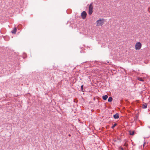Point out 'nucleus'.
Instances as JSON below:
<instances>
[{"label": "nucleus", "mask_w": 150, "mask_h": 150, "mask_svg": "<svg viewBox=\"0 0 150 150\" xmlns=\"http://www.w3.org/2000/svg\"><path fill=\"white\" fill-rule=\"evenodd\" d=\"M113 117L115 119L118 118L119 117L118 114L117 113L116 114H115L114 115H113Z\"/></svg>", "instance_id": "obj_5"}, {"label": "nucleus", "mask_w": 150, "mask_h": 150, "mask_svg": "<svg viewBox=\"0 0 150 150\" xmlns=\"http://www.w3.org/2000/svg\"><path fill=\"white\" fill-rule=\"evenodd\" d=\"M112 100V97H109L108 98V101L109 102H111Z\"/></svg>", "instance_id": "obj_10"}, {"label": "nucleus", "mask_w": 150, "mask_h": 150, "mask_svg": "<svg viewBox=\"0 0 150 150\" xmlns=\"http://www.w3.org/2000/svg\"><path fill=\"white\" fill-rule=\"evenodd\" d=\"M129 134L131 135H133L134 134V131H130Z\"/></svg>", "instance_id": "obj_9"}, {"label": "nucleus", "mask_w": 150, "mask_h": 150, "mask_svg": "<svg viewBox=\"0 0 150 150\" xmlns=\"http://www.w3.org/2000/svg\"><path fill=\"white\" fill-rule=\"evenodd\" d=\"M148 11H149V12L150 13V7H149Z\"/></svg>", "instance_id": "obj_15"}, {"label": "nucleus", "mask_w": 150, "mask_h": 150, "mask_svg": "<svg viewBox=\"0 0 150 150\" xmlns=\"http://www.w3.org/2000/svg\"><path fill=\"white\" fill-rule=\"evenodd\" d=\"M102 98H103V99L104 100H105L108 98V96L107 95H105V96H103L102 97Z\"/></svg>", "instance_id": "obj_7"}, {"label": "nucleus", "mask_w": 150, "mask_h": 150, "mask_svg": "<svg viewBox=\"0 0 150 150\" xmlns=\"http://www.w3.org/2000/svg\"><path fill=\"white\" fill-rule=\"evenodd\" d=\"M124 146H125L126 147H127L128 146V144L127 143L125 142V144H124Z\"/></svg>", "instance_id": "obj_12"}, {"label": "nucleus", "mask_w": 150, "mask_h": 150, "mask_svg": "<svg viewBox=\"0 0 150 150\" xmlns=\"http://www.w3.org/2000/svg\"><path fill=\"white\" fill-rule=\"evenodd\" d=\"M137 79L139 81H144L143 79V78H140V77L138 78H137Z\"/></svg>", "instance_id": "obj_11"}, {"label": "nucleus", "mask_w": 150, "mask_h": 150, "mask_svg": "<svg viewBox=\"0 0 150 150\" xmlns=\"http://www.w3.org/2000/svg\"><path fill=\"white\" fill-rule=\"evenodd\" d=\"M147 105L146 104H144L142 105V107L143 108L145 109L146 108H147Z\"/></svg>", "instance_id": "obj_8"}, {"label": "nucleus", "mask_w": 150, "mask_h": 150, "mask_svg": "<svg viewBox=\"0 0 150 150\" xmlns=\"http://www.w3.org/2000/svg\"><path fill=\"white\" fill-rule=\"evenodd\" d=\"M93 6L92 4H91L89 6L88 14L91 15L93 12Z\"/></svg>", "instance_id": "obj_3"}, {"label": "nucleus", "mask_w": 150, "mask_h": 150, "mask_svg": "<svg viewBox=\"0 0 150 150\" xmlns=\"http://www.w3.org/2000/svg\"><path fill=\"white\" fill-rule=\"evenodd\" d=\"M120 148L122 150H124V149L121 147H120Z\"/></svg>", "instance_id": "obj_16"}, {"label": "nucleus", "mask_w": 150, "mask_h": 150, "mask_svg": "<svg viewBox=\"0 0 150 150\" xmlns=\"http://www.w3.org/2000/svg\"><path fill=\"white\" fill-rule=\"evenodd\" d=\"M17 28L16 27L14 28L13 30L11 31V32L13 34H15L16 32Z\"/></svg>", "instance_id": "obj_6"}, {"label": "nucleus", "mask_w": 150, "mask_h": 150, "mask_svg": "<svg viewBox=\"0 0 150 150\" xmlns=\"http://www.w3.org/2000/svg\"><path fill=\"white\" fill-rule=\"evenodd\" d=\"M104 21H105L104 19H100L96 21V25L97 26H102L104 24Z\"/></svg>", "instance_id": "obj_1"}, {"label": "nucleus", "mask_w": 150, "mask_h": 150, "mask_svg": "<svg viewBox=\"0 0 150 150\" xmlns=\"http://www.w3.org/2000/svg\"><path fill=\"white\" fill-rule=\"evenodd\" d=\"M83 85H82L81 86V91H83Z\"/></svg>", "instance_id": "obj_14"}, {"label": "nucleus", "mask_w": 150, "mask_h": 150, "mask_svg": "<svg viewBox=\"0 0 150 150\" xmlns=\"http://www.w3.org/2000/svg\"><path fill=\"white\" fill-rule=\"evenodd\" d=\"M142 47V44L139 42H137L134 46V49L136 50H140Z\"/></svg>", "instance_id": "obj_2"}, {"label": "nucleus", "mask_w": 150, "mask_h": 150, "mask_svg": "<svg viewBox=\"0 0 150 150\" xmlns=\"http://www.w3.org/2000/svg\"><path fill=\"white\" fill-rule=\"evenodd\" d=\"M116 125H117V124H116V123L115 124H114V125H113L112 126V128H114V127L115 126H116Z\"/></svg>", "instance_id": "obj_13"}, {"label": "nucleus", "mask_w": 150, "mask_h": 150, "mask_svg": "<svg viewBox=\"0 0 150 150\" xmlns=\"http://www.w3.org/2000/svg\"><path fill=\"white\" fill-rule=\"evenodd\" d=\"M71 136V134H69V136L70 137Z\"/></svg>", "instance_id": "obj_17"}, {"label": "nucleus", "mask_w": 150, "mask_h": 150, "mask_svg": "<svg viewBox=\"0 0 150 150\" xmlns=\"http://www.w3.org/2000/svg\"><path fill=\"white\" fill-rule=\"evenodd\" d=\"M86 13L85 11H83L81 13V16L83 19H84L86 16Z\"/></svg>", "instance_id": "obj_4"}]
</instances>
